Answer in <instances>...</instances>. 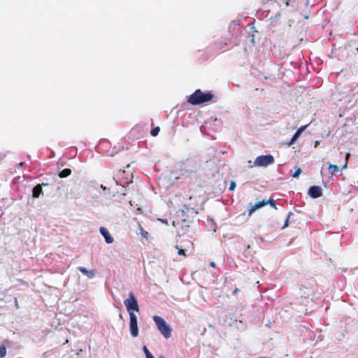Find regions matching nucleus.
Masks as SVG:
<instances>
[{"instance_id":"obj_32","label":"nucleus","mask_w":358,"mask_h":358,"mask_svg":"<svg viewBox=\"0 0 358 358\" xmlns=\"http://www.w3.org/2000/svg\"><path fill=\"white\" fill-rule=\"evenodd\" d=\"M160 358H163V357H160Z\"/></svg>"},{"instance_id":"obj_8","label":"nucleus","mask_w":358,"mask_h":358,"mask_svg":"<svg viewBox=\"0 0 358 358\" xmlns=\"http://www.w3.org/2000/svg\"><path fill=\"white\" fill-rule=\"evenodd\" d=\"M101 234L104 237L105 241L107 243H112L114 241L113 238L110 236L108 229L103 227H101L99 229Z\"/></svg>"},{"instance_id":"obj_31","label":"nucleus","mask_w":358,"mask_h":358,"mask_svg":"<svg viewBox=\"0 0 358 358\" xmlns=\"http://www.w3.org/2000/svg\"><path fill=\"white\" fill-rule=\"evenodd\" d=\"M119 317H120V319H122V314H121V313L119 315Z\"/></svg>"},{"instance_id":"obj_11","label":"nucleus","mask_w":358,"mask_h":358,"mask_svg":"<svg viewBox=\"0 0 358 358\" xmlns=\"http://www.w3.org/2000/svg\"><path fill=\"white\" fill-rule=\"evenodd\" d=\"M265 205L266 203L264 202V199L262 201L255 203V205H251L248 212L249 215L250 216L256 210L264 206Z\"/></svg>"},{"instance_id":"obj_6","label":"nucleus","mask_w":358,"mask_h":358,"mask_svg":"<svg viewBox=\"0 0 358 358\" xmlns=\"http://www.w3.org/2000/svg\"><path fill=\"white\" fill-rule=\"evenodd\" d=\"M120 178L119 181H117V185H120L123 187L132 182L133 176L132 173H127L125 171H119Z\"/></svg>"},{"instance_id":"obj_13","label":"nucleus","mask_w":358,"mask_h":358,"mask_svg":"<svg viewBox=\"0 0 358 358\" xmlns=\"http://www.w3.org/2000/svg\"><path fill=\"white\" fill-rule=\"evenodd\" d=\"M304 289H307L308 292H304V293H301L300 294V297L301 298H303V299H308L310 297V296L312 295L313 294V292L310 289H308V288L306 287H301L300 289H301V292H302Z\"/></svg>"},{"instance_id":"obj_10","label":"nucleus","mask_w":358,"mask_h":358,"mask_svg":"<svg viewBox=\"0 0 358 358\" xmlns=\"http://www.w3.org/2000/svg\"><path fill=\"white\" fill-rule=\"evenodd\" d=\"M78 270L89 278H93L95 276L96 272L94 270L88 271L83 266L78 267Z\"/></svg>"},{"instance_id":"obj_16","label":"nucleus","mask_w":358,"mask_h":358,"mask_svg":"<svg viewBox=\"0 0 358 358\" xmlns=\"http://www.w3.org/2000/svg\"><path fill=\"white\" fill-rule=\"evenodd\" d=\"M6 355V348L4 345H0V358H3Z\"/></svg>"},{"instance_id":"obj_3","label":"nucleus","mask_w":358,"mask_h":358,"mask_svg":"<svg viewBox=\"0 0 358 358\" xmlns=\"http://www.w3.org/2000/svg\"><path fill=\"white\" fill-rule=\"evenodd\" d=\"M274 162V157L271 155H260L255 159V162H253V165H250V168H254L255 166L266 167L273 164Z\"/></svg>"},{"instance_id":"obj_17","label":"nucleus","mask_w":358,"mask_h":358,"mask_svg":"<svg viewBox=\"0 0 358 358\" xmlns=\"http://www.w3.org/2000/svg\"><path fill=\"white\" fill-rule=\"evenodd\" d=\"M329 171L330 173H333L334 171H338L339 169H338V166L337 165H334V164H330L329 166Z\"/></svg>"},{"instance_id":"obj_28","label":"nucleus","mask_w":358,"mask_h":358,"mask_svg":"<svg viewBox=\"0 0 358 358\" xmlns=\"http://www.w3.org/2000/svg\"><path fill=\"white\" fill-rule=\"evenodd\" d=\"M250 165H253V162H252V161H249V162H248V166L249 168H250Z\"/></svg>"},{"instance_id":"obj_29","label":"nucleus","mask_w":358,"mask_h":358,"mask_svg":"<svg viewBox=\"0 0 358 358\" xmlns=\"http://www.w3.org/2000/svg\"><path fill=\"white\" fill-rule=\"evenodd\" d=\"M287 225H288V219L286 220L283 228L286 227Z\"/></svg>"},{"instance_id":"obj_24","label":"nucleus","mask_w":358,"mask_h":358,"mask_svg":"<svg viewBox=\"0 0 358 358\" xmlns=\"http://www.w3.org/2000/svg\"><path fill=\"white\" fill-rule=\"evenodd\" d=\"M176 248L178 250V255H185V250L179 248L178 245H176Z\"/></svg>"},{"instance_id":"obj_5","label":"nucleus","mask_w":358,"mask_h":358,"mask_svg":"<svg viewBox=\"0 0 358 358\" xmlns=\"http://www.w3.org/2000/svg\"><path fill=\"white\" fill-rule=\"evenodd\" d=\"M129 331L133 337L136 338L138 336L137 317L134 313H130L129 315Z\"/></svg>"},{"instance_id":"obj_7","label":"nucleus","mask_w":358,"mask_h":358,"mask_svg":"<svg viewBox=\"0 0 358 358\" xmlns=\"http://www.w3.org/2000/svg\"><path fill=\"white\" fill-rule=\"evenodd\" d=\"M308 194L313 199H317L322 195V189L320 186H311L308 189Z\"/></svg>"},{"instance_id":"obj_12","label":"nucleus","mask_w":358,"mask_h":358,"mask_svg":"<svg viewBox=\"0 0 358 358\" xmlns=\"http://www.w3.org/2000/svg\"><path fill=\"white\" fill-rule=\"evenodd\" d=\"M71 174V170L70 169H64L59 172V176L62 178H66Z\"/></svg>"},{"instance_id":"obj_23","label":"nucleus","mask_w":358,"mask_h":358,"mask_svg":"<svg viewBox=\"0 0 358 358\" xmlns=\"http://www.w3.org/2000/svg\"><path fill=\"white\" fill-rule=\"evenodd\" d=\"M297 140V138H296L295 137L292 136V138L290 139V141L289 142H287L286 143V145L289 147L291 146L292 144L294 143V142Z\"/></svg>"},{"instance_id":"obj_15","label":"nucleus","mask_w":358,"mask_h":358,"mask_svg":"<svg viewBox=\"0 0 358 358\" xmlns=\"http://www.w3.org/2000/svg\"><path fill=\"white\" fill-rule=\"evenodd\" d=\"M160 131V128L159 127H154L151 129L150 131V134L152 136H157L159 134Z\"/></svg>"},{"instance_id":"obj_14","label":"nucleus","mask_w":358,"mask_h":358,"mask_svg":"<svg viewBox=\"0 0 358 358\" xmlns=\"http://www.w3.org/2000/svg\"><path fill=\"white\" fill-rule=\"evenodd\" d=\"M307 126L308 125L300 127L295 132L293 136L295 137L296 138H298L300 136L301 134L306 129Z\"/></svg>"},{"instance_id":"obj_25","label":"nucleus","mask_w":358,"mask_h":358,"mask_svg":"<svg viewBox=\"0 0 358 358\" xmlns=\"http://www.w3.org/2000/svg\"><path fill=\"white\" fill-rule=\"evenodd\" d=\"M235 187H236V182L234 181H231L229 189L230 191H232L235 189Z\"/></svg>"},{"instance_id":"obj_19","label":"nucleus","mask_w":358,"mask_h":358,"mask_svg":"<svg viewBox=\"0 0 358 358\" xmlns=\"http://www.w3.org/2000/svg\"><path fill=\"white\" fill-rule=\"evenodd\" d=\"M143 351L146 355V358H152L154 356L150 353L146 346L143 347Z\"/></svg>"},{"instance_id":"obj_21","label":"nucleus","mask_w":358,"mask_h":358,"mask_svg":"<svg viewBox=\"0 0 358 358\" xmlns=\"http://www.w3.org/2000/svg\"><path fill=\"white\" fill-rule=\"evenodd\" d=\"M302 171L301 169V168H298L295 172L292 175V176L293 178H297L301 173Z\"/></svg>"},{"instance_id":"obj_22","label":"nucleus","mask_w":358,"mask_h":358,"mask_svg":"<svg viewBox=\"0 0 358 358\" xmlns=\"http://www.w3.org/2000/svg\"><path fill=\"white\" fill-rule=\"evenodd\" d=\"M297 140V138H296L295 137L292 136V138L290 139V141L289 142H287L286 143V145L289 147L291 146L292 144L294 143V142Z\"/></svg>"},{"instance_id":"obj_1","label":"nucleus","mask_w":358,"mask_h":358,"mask_svg":"<svg viewBox=\"0 0 358 358\" xmlns=\"http://www.w3.org/2000/svg\"><path fill=\"white\" fill-rule=\"evenodd\" d=\"M213 96L211 92H203L201 90L198 89L189 96L187 102L193 106L200 105L210 101L213 99Z\"/></svg>"},{"instance_id":"obj_9","label":"nucleus","mask_w":358,"mask_h":358,"mask_svg":"<svg viewBox=\"0 0 358 358\" xmlns=\"http://www.w3.org/2000/svg\"><path fill=\"white\" fill-rule=\"evenodd\" d=\"M42 185L47 186V183H43L42 185H37L33 188L32 196L34 198H38L39 196L43 193Z\"/></svg>"},{"instance_id":"obj_20","label":"nucleus","mask_w":358,"mask_h":358,"mask_svg":"<svg viewBox=\"0 0 358 358\" xmlns=\"http://www.w3.org/2000/svg\"><path fill=\"white\" fill-rule=\"evenodd\" d=\"M139 229H140V231H141V236L144 238L148 239V233L146 231H145L141 225L139 226Z\"/></svg>"},{"instance_id":"obj_26","label":"nucleus","mask_w":358,"mask_h":358,"mask_svg":"<svg viewBox=\"0 0 358 358\" xmlns=\"http://www.w3.org/2000/svg\"><path fill=\"white\" fill-rule=\"evenodd\" d=\"M239 292H240V289H238V288H236V289H234L233 294H236L238 293Z\"/></svg>"},{"instance_id":"obj_2","label":"nucleus","mask_w":358,"mask_h":358,"mask_svg":"<svg viewBox=\"0 0 358 358\" xmlns=\"http://www.w3.org/2000/svg\"><path fill=\"white\" fill-rule=\"evenodd\" d=\"M153 320L155 321L157 329L163 335L165 338H169L171 336L172 329L171 327L167 324L166 321L160 316H153Z\"/></svg>"},{"instance_id":"obj_18","label":"nucleus","mask_w":358,"mask_h":358,"mask_svg":"<svg viewBox=\"0 0 358 358\" xmlns=\"http://www.w3.org/2000/svg\"><path fill=\"white\" fill-rule=\"evenodd\" d=\"M264 202L266 203V205L269 204L271 207L274 208L275 209H277V208L275 206V201L273 199H270L268 200L264 199Z\"/></svg>"},{"instance_id":"obj_27","label":"nucleus","mask_w":358,"mask_h":358,"mask_svg":"<svg viewBox=\"0 0 358 358\" xmlns=\"http://www.w3.org/2000/svg\"><path fill=\"white\" fill-rule=\"evenodd\" d=\"M210 266L213 267V268H215V263L214 262H211L210 264Z\"/></svg>"},{"instance_id":"obj_4","label":"nucleus","mask_w":358,"mask_h":358,"mask_svg":"<svg viewBox=\"0 0 358 358\" xmlns=\"http://www.w3.org/2000/svg\"><path fill=\"white\" fill-rule=\"evenodd\" d=\"M124 303L129 315L130 313L138 312L140 310L138 301L132 292L129 293V297L124 301Z\"/></svg>"},{"instance_id":"obj_30","label":"nucleus","mask_w":358,"mask_h":358,"mask_svg":"<svg viewBox=\"0 0 358 358\" xmlns=\"http://www.w3.org/2000/svg\"><path fill=\"white\" fill-rule=\"evenodd\" d=\"M318 144H319V142H318V141H316V142L315 143V147H317Z\"/></svg>"}]
</instances>
